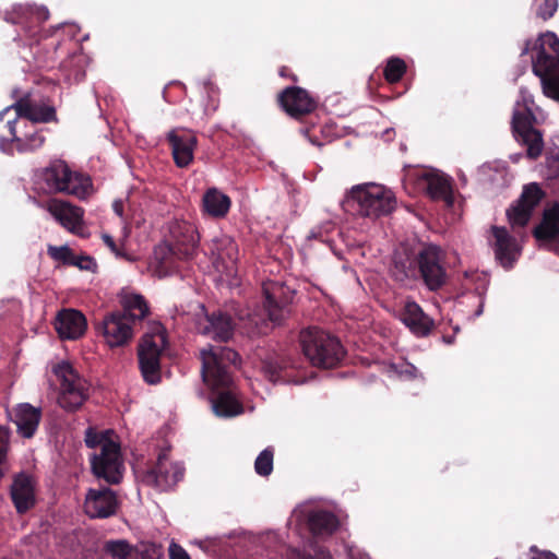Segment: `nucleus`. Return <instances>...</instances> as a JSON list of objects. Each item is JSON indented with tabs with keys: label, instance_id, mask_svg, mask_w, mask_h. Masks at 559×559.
Returning a JSON list of instances; mask_svg holds the SVG:
<instances>
[{
	"label": "nucleus",
	"instance_id": "f257e3e1",
	"mask_svg": "<svg viewBox=\"0 0 559 559\" xmlns=\"http://www.w3.org/2000/svg\"><path fill=\"white\" fill-rule=\"evenodd\" d=\"M201 374L204 383L216 393L213 411L218 417H234L242 414L243 406L236 396L231 367L240 364L239 354L226 346L207 345L200 350Z\"/></svg>",
	"mask_w": 559,
	"mask_h": 559
},
{
	"label": "nucleus",
	"instance_id": "f03ea898",
	"mask_svg": "<svg viewBox=\"0 0 559 559\" xmlns=\"http://www.w3.org/2000/svg\"><path fill=\"white\" fill-rule=\"evenodd\" d=\"M445 265L447 253L441 247L419 242L394 251L390 273L395 282L421 280L430 290H438L447 282Z\"/></svg>",
	"mask_w": 559,
	"mask_h": 559
},
{
	"label": "nucleus",
	"instance_id": "7ed1b4c3",
	"mask_svg": "<svg viewBox=\"0 0 559 559\" xmlns=\"http://www.w3.org/2000/svg\"><path fill=\"white\" fill-rule=\"evenodd\" d=\"M38 183L47 193H67L80 200L86 199L93 191L90 176L72 171L68 164L55 159L37 175Z\"/></svg>",
	"mask_w": 559,
	"mask_h": 559
},
{
	"label": "nucleus",
	"instance_id": "20e7f679",
	"mask_svg": "<svg viewBox=\"0 0 559 559\" xmlns=\"http://www.w3.org/2000/svg\"><path fill=\"white\" fill-rule=\"evenodd\" d=\"M299 343L305 357L318 368H335L346 354L336 336L317 326L300 331Z\"/></svg>",
	"mask_w": 559,
	"mask_h": 559
},
{
	"label": "nucleus",
	"instance_id": "39448f33",
	"mask_svg": "<svg viewBox=\"0 0 559 559\" xmlns=\"http://www.w3.org/2000/svg\"><path fill=\"white\" fill-rule=\"evenodd\" d=\"M11 116V108L0 111V150L12 155L14 151L19 153H29L40 148L45 143V136L41 130L33 123L20 120Z\"/></svg>",
	"mask_w": 559,
	"mask_h": 559
},
{
	"label": "nucleus",
	"instance_id": "423d86ee",
	"mask_svg": "<svg viewBox=\"0 0 559 559\" xmlns=\"http://www.w3.org/2000/svg\"><path fill=\"white\" fill-rule=\"evenodd\" d=\"M357 215L369 218L391 214L396 207L394 193L382 185L362 183L352 188L346 200Z\"/></svg>",
	"mask_w": 559,
	"mask_h": 559
},
{
	"label": "nucleus",
	"instance_id": "0eeeda50",
	"mask_svg": "<svg viewBox=\"0 0 559 559\" xmlns=\"http://www.w3.org/2000/svg\"><path fill=\"white\" fill-rule=\"evenodd\" d=\"M263 314L266 319L254 314L250 322L255 325L257 332L266 334L274 325H280L288 318L290 305L294 298V290L280 282H270L263 285Z\"/></svg>",
	"mask_w": 559,
	"mask_h": 559
},
{
	"label": "nucleus",
	"instance_id": "6e6552de",
	"mask_svg": "<svg viewBox=\"0 0 559 559\" xmlns=\"http://www.w3.org/2000/svg\"><path fill=\"white\" fill-rule=\"evenodd\" d=\"M537 56L533 59V71L542 79L544 93L559 100V74L549 76L559 68V38L546 33L536 40Z\"/></svg>",
	"mask_w": 559,
	"mask_h": 559
},
{
	"label": "nucleus",
	"instance_id": "1a4fd4ad",
	"mask_svg": "<svg viewBox=\"0 0 559 559\" xmlns=\"http://www.w3.org/2000/svg\"><path fill=\"white\" fill-rule=\"evenodd\" d=\"M53 373L60 381L58 404L67 412H76L90 396L88 382L67 361L56 365Z\"/></svg>",
	"mask_w": 559,
	"mask_h": 559
},
{
	"label": "nucleus",
	"instance_id": "9d476101",
	"mask_svg": "<svg viewBox=\"0 0 559 559\" xmlns=\"http://www.w3.org/2000/svg\"><path fill=\"white\" fill-rule=\"evenodd\" d=\"M164 343V335L146 334L139 344V368L144 382L150 385H156L162 381L160 356Z\"/></svg>",
	"mask_w": 559,
	"mask_h": 559
},
{
	"label": "nucleus",
	"instance_id": "9b49d317",
	"mask_svg": "<svg viewBox=\"0 0 559 559\" xmlns=\"http://www.w3.org/2000/svg\"><path fill=\"white\" fill-rule=\"evenodd\" d=\"M90 461L95 477L111 485H117L122 480L124 465L119 443H105L99 453L91 455Z\"/></svg>",
	"mask_w": 559,
	"mask_h": 559
},
{
	"label": "nucleus",
	"instance_id": "f8f14e48",
	"mask_svg": "<svg viewBox=\"0 0 559 559\" xmlns=\"http://www.w3.org/2000/svg\"><path fill=\"white\" fill-rule=\"evenodd\" d=\"M536 118L526 105L515 107L512 117V129L516 139L527 146L530 158H537L544 150L542 133L533 127Z\"/></svg>",
	"mask_w": 559,
	"mask_h": 559
},
{
	"label": "nucleus",
	"instance_id": "ddd939ff",
	"mask_svg": "<svg viewBox=\"0 0 559 559\" xmlns=\"http://www.w3.org/2000/svg\"><path fill=\"white\" fill-rule=\"evenodd\" d=\"M185 475V467L180 463H173L168 459V452L162 451L156 463L142 476V481L162 491L176 486Z\"/></svg>",
	"mask_w": 559,
	"mask_h": 559
},
{
	"label": "nucleus",
	"instance_id": "4468645a",
	"mask_svg": "<svg viewBox=\"0 0 559 559\" xmlns=\"http://www.w3.org/2000/svg\"><path fill=\"white\" fill-rule=\"evenodd\" d=\"M49 19V11L46 8H33L16 5L12 12H8L5 20L12 24L21 25L24 36L33 43H39L43 38L41 24Z\"/></svg>",
	"mask_w": 559,
	"mask_h": 559
},
{
	"label": "nucleus",
	"instance_id": "2eb2a0df",
	"mask_svg": "<svg viewBox=\"0 0 559 559\" xmlns=\"http://www.w3.org/2000/svg\"><path fill=\"white\" fill-rule=\"evenodd\" d=\"M278 106L294 119H301L318 107L317 99L300 86H287L276 97Z\"/></svg>",
	"mask_w": 559,
	"mask_h": 559
},
{
	"label": "nucleus",
	"instance_id": "dca6fc26",
	"mask_svg": "<svg viewBox=\"0 0 559 559\" xmlns=\"http://www.w3.org/2000/svg\"><path fill=\"white\" fill-rule=\"evenodd\" d=\"M166 140L176 166L187 168L193 162L198 145L195 133L190 129L178 127L168 131Z\"/></svg>",
	"mask_w": 559,
	"mask_h": 559
},
{
	"label": "nucleus",
	"instance_id": "f3484780",
	"mask_svg": "<svg viewBox=\"0 0 559 559\" xmlns=\"http://www.w3.org/2000/svg\"><path fill=\"white\" fill-rule=\"evenodd\" d=\"M119 508V501L114 490L108 487L88 489L84 511L91 519H107L115 515Z\"/></svg>",
	"mask_w": 559,
	"mask_h": 559
},
{
	"label": "nucleus",
	"instance_id": "a211bd4d",
	"mask_svg": "<svg viewBox=\"0 0 559 559\" xmlns=\"http://www.w3.org/2000/svg\"><path fill=\"white\" fill-rule=\"evenodd\" d=\"M133 324L120 311L108 313L98 326L110 347L123 346L133 336Z\"/></svg>",
	"mask_w": 559,
	"mask_h": 559
},
{
	"label": "nucleus",
	"instance_id": "6ab92c4d",
	"mask_svg": "<svg viewBox=\"0 0 559 559\" xmlns=\"http://www.w3.org/2000/svg\"><path fill=\"white\" fill-rule=\"evenodd\" d=\"M209 251L217 271L228 274L236 271L238 246L231 237L223 234L215 236L209 243Z\"/></svg>",
	"mask_w": 559,
	"mask_h": 559
},
{
	"label": "nucleus",
	"instance_id": "aec40b11",
	"mask_svg": "<svg viewBox=\"0 0 559 559\" xmlns=\"http://www.w3.org/2000/svg\"><path fill=\"white\" fill-rule=\"evenodd\" d=\"M544 192L536 183L524 187L523 192L515 205L507 212L509 223L512 227H523L527 224L533 210L538 205Z\"/></svg>",
	"mask_w": 559,
	"mask_h": 559
},
{
	"label": "nucleus",
	"instance_id": "412c9836",
	"mask_svg": "<svg viewBox=\"0 0 559 559\" xmlns=\"http://www.w3.org/2000/svg\"><path fill=\"white\" fill-rule=\"evenodd\" d=\"M170 245L179 251L180 258L191 259L198 250L200 235L197 227L187 221H174L169 226Z\"/></svg>",
	"mask_w": 559,
	"mask_h": 559
},
{
	"label": "nucleus",
	"instance_id": "4be33fe9",
	"mask_svg": "<svg viewBox=\"0 0 559 559\" xmlns=\"http://www.w3.org/2000/svg\"><path fill=\"white\" fill-rule=\"evenodd\" d=\"M197 331L218 342H227L234 334L233 318L223 311H213L205 313L203 318L197 322Z\"/></svg>",
	"mask_w": 559,
	"mask_h": 559
},
{
	"label": "nucleus",
	"instance_id": "5701e85b",
	"mask_svg": "<svg viewBox=\"0 0 559 559\" xmlns=\"http://www.w3.org/2000/svg\"><path fill=\"white\" fill-rule=\"evenodd\" d=\"M10 420L16 426V433L24 439H32L41 421V408L29 403H21L8 412Z\"/></svg>",
	"mask_w": 559,
	"mask_h": 559
},
{
	"label": "nucleus",
	"instance_id": "b1692460",
	"mask_svg": "<svg viewBox=\"0 0 559 559\" xmlns=\"http://www.w3.org/2000/svg\"><path fill=\"white\" fill-rule=\"evenodd\" d=\"M419 185L433 201H443L448 207L453 205L454 197L449 177L433 169L425 170L419 176Z\"/></svg>",
	"mask_w": 559,
	"mask_h": 559
},
{
	"label": "nucleus",
	"instance_id": "393cba45",
	"mask_svg": "<svg viewBox=\"0 0 559 559\" xmlns=\"http://www.w3.org/2000/svg\"><path fill=\"white\" fill-rule=\"evenodd\" d=\"M12 502L19 514H24L35 507V480L25 473L14 476L10 490Z\"/></svg>",
	"mask_w": 559,
	"mask_h": 559
},
{
	"label": "nucleus",
	"instance_id": "a878e982",
	"mask_svg": "<svg viewBox=\"0 0 559 559\" xmlns=\"http://www.w3.org/2000/svg\"><path fill=\"white\" fill-rule=\"evenodd\" d=\"M9 108L14 109V116L17 119L23 118L27 123H48L57 122L56 109L52 106H39L33 104L28 96L22 97Z\"/></svg>",
	"mask_w": 559,
	"mask_h": 559
},
{
	"label": "nucleus",
	"instance_id": "bb28decb",
	"mask_svg": "<svg viewBox=\"0 0 559 559\" xmlns=\"http://www.w3.org/2000/svg\"><path fill=\"white\" fill-rule=\"evenodd\" d=\"M87 323L84 314L75 309H62L55 320V329L63 340H78L86 331Z\"/></svg>",
	"mask_w": 559,
	"mask_h": 559
},
{
	"label": "nucleus",
	"instance_id": "cd10ccee",
	"mask_svg": "<svg viewBox=\"0 0 559 559\" xmlns=\"http://www.w3.org/2000/svg\"><path fill=\"white\" fill-rule=\"evenodd\" d=\"M47 211L55 219L71 233L81 227L83 222V209L72 205L69 202L51 199L47 203Z\"/></svg>",
	"mask_w": 559,
	"mask_h": 559
},
{
	"label": "nucleus",
	"instance_id": "c85d7f7f",
	"mask_svg": "<svg viewBox=\"0 0 559 559\" xmlns=\"http://www.w3.org/2000/svg\"><path fill=\"white\" fill-rule=\"evenodd\" d=\"M491 233L495 238L496 259L503 267L510 269L520 254V248L515 239L510 236L504 227L492 226Z\"/></svg>",
	"mask_w": 559,
	"mask_h": 559
},
{
	"label": "nucleus",
	"instance_id": "c756f323",
	"mask_svg": "<svg viewBox=\"0 0 559 559\" xmlns=\"http://www.w3.org/2000/svg\"><path fill=\"white\" fill-rule=\"evenodd\" d=\"M401 320L418 336L427 335L432 328V321L424 313L420 306L413 300L405 302L401 312Z\"/></svg>",
	"mask_w": 559,
	"mask_h": 559
},
{
	"label": "nucleus",
	"instance_id": "7c9ffc66",
	"mask_svg": "<svg viewBox=\"0 0 559 559\" xmlns=\"http://www.w3.org/2000/svg\"><path fill=\"white\" fill-rule=\"evenodd\" d=\"M230 206V198L216 188H210L203 194V212L213 218H224L228 214Z\"/></svg>",
	"mask_w": 559,
	"mask_h": 559
},
{
	"label": "nucleus",
	"instance_id": "2f4dec72",
	"mask_svg": "<svg viewBox=\"0 0 559 559\" xmlns=\"http://www.w3.org/2000/svg\"><path fill=\"white\" fill-rule=\"evenodd\" d=\"M123 316L128 317L132 323L142 321L150 313V307L146 299L140 294H126L121 298Z\"/></svg>",
	"mask_w": 559,
	"mask_h": 559
},
{
	"label": "nucleus",
	"instance_id": "473e14b6",
	"mask_svg": "<svg viewBox=\"0 0 559 559\" xmlns=\"http://www.w3.org/2000/svg\"><path fill=\"white\" fill-rule=\"evenodd\" d=\"M534 235L539 240L554 239L559 235V203L544 211L543 221L535 228Z\"/></svg>",
	"mask_w": 559,
	"mask_h": 559
},
{
	"label": "nucleus",
	"instance_id": "72a5a7b5",
	"mask_svg": "<svg viewBox=\"0 0 559 559\" xmlns=\"http://www.w3.org/2000/svg\"><path fill=\"white\" fill-rule=\"evenodd\" d=\"M338 524L336 515L324 510L314 511L308 518V525L313 535H331Z\"/></svg>",
	"mask_w": 559,
	"mask_h": 559
},
{
	"label": "nucleus",
	"instance_id": "f704fd0d",
	"mask_svg": "<svg viewBox=\"0 0 559 559\" xmlns=\"http://www.w3.org/2000/svg\"><path fill=\"white\" fill-rule=\"evenodd\" d=\"M154 260L157 263L159 272L169 273L176 267L178 260H187L179 257V251L170 243L159 245L154 250Z\"/></svg>",
	"mask_w": 559,
	"mask_h": 559
},
{
	"label": "nucleus",
	"instance_id": "c9c22d12",
	"mask_svg": "<svg viewBox=\"0 0 559 559\" xmlns=\"http://www.w3.org/2000/svg\"><path fill=\"white\" fill-rule=\"evenodd\" d=\"M290 367H294V362L290 359L281 356L270 357L263 361V370L267 378L273 382L282 379V372Z\"/></svg>",
	"mask_w": 559,
	"mask_h": 559
},
{
	"label": "nucleus",
	"instance_id": "e433bc0d",
	"mask_svg": "<svg viewBox=\"0 0 559 559\" xmlns=\"http://www.w3.org/2000/svg\"><path fill=\"white\" fill-rule=\"evenodd\" d=\"M406 70L407 66L403 59L400 57H390L383 69V76L388 83L395 84L402 80Z\"/></svg>",
	"mask_w": 559,
	"mask_h": 559
},
{
	"label": "nucleus",
	"instance_id": "4c0bfd02",
	"mask_svg": "<svg viewBox=\"0 0 559 559\" xmlns=\"http://www.w3.org/2000/svg\"><path fill=\"white\" fill-rule=\"evenodd\" d=\"M311 550L289 548L287 559H332L330 551L322 546L311 545Z\"/></svg>",
	"mask_w": 559,
	"mask_h": 559
},
{
	"label": "nucleus",
	"instance_id": "58836bf2",
	"mask_svg": "<svg viewBox=\"0 0 559 559\" xmlns=\"http://www.w3.org/2000/svg\"><path fill=\"white\" fill-rule=\"evenodd\" d=\"M274 451L272 448L264 449L255 459L254 469L260 476H269L273 471Z\"/></svg>",
	"mask_w": 559,
	"mask_h": 559
},
{
	"label": "nucleus",
	"instance_id": "ea45409f",
	"mask_svg": "<svg viewBox=\"0 0 559 559\" xmlns=\"http://www.w3.org/2000/svg\"><path fill=\"white\" fill-rule=\"evenodd\" d=\"M104 551L117 559H127L130 556L131 547L127 540H107L104 544Z\"/></svg>",
	"mask_w": 559,
	"mask_h": 559
},
{
	"label": "nucleus",
	"instance_id": "a19ab883",
	"mask_svg": "<svg viewBox=\"0 0 559 559\" xmlns=\"http://www.w3.org/2000/svg\"><path fill=\"white\" fill-rule=\"evenodd\" d=\"M48 254L51 259L56 261H60L66 265H70L74 262V252L68 247V246H49L48 247Z\"/></svg>",
	"mask_w": 559,
	"mask_h": 559
},
{
	"label": "nucleus",
	"instance_id": "79ce46f5",
	"mask_svg": "<svg viewBox=\"0 0 559 559\" xmlns=\"http://www.w3.org/2000/svg\"><path fill=\"white\" fill-rule=\"evenodd\" d=\"M84 441L87 448H99L100 450L105 443L114 442L112 440L108 439L105 433L97 432L93 427H88L86 429Z\"/></svg>",
	"mask_w": 559,
	"mask_h": 559
},
{
	"label": "nucleus",
	"instance_id": "37998d69",
	"mask_svg": "<svg viewBox=\"0 0 559 559\" xmlns=\"http://www.w3.org/2000/svg\"><path fill=\"white\" fill-rule=\"evenodd\" d=\"M558 8V0H544L539 5L538 15L544 20L551 17Z\"/></svg>",
	"mask_w": 559,
	"mask_h": 559
},
{
	"label": "nucleus",
	"instance_id": "c03bdc74",
	"mask_svg": "<svg viewBox=\"0 0 559 559\" xmlns=\"http://www.w3.org/2000/svg\"><path fill=\"white\" fill-rule=\"evenodd\" d=\"M74 262L75 263H71L70 265L78 266L81 270L88 271V270H92L93 266H95L94 260L87 255L78 257L74 254Z\"/></svg>",
	"mask_w": 559,
	"mask_h": 559
},
{
	"label": "nucleus",
	"instance_id": "a18cd8bd",
	"mask_svg": "<svg viewBox=\"0 0 559 559\" xmlns=\"http://www.w3.org/2000/svg\"><path fill=\"white\" fill-rule=\"evenodd\" d=\"M169 559H190L188 552L178 544L171 543L169 545Z\"/></svg>",
	"mask_w": 559,
	"mask_h": 559
},
{
	"label": "nucleus",
	"instance_id": "49530a36",
	"mask_svg": "<svg viewBox=\"0 0 559 559\" xmlns=\"http://www.w3.org/2000/svg\"><path fill=\"white\" fill-rule=\"evenodd\" d=\"M530 551L532 552L531 559H558V557L548 550H539L536 546H532Z\"/></svg>",
	"mask_w": 559,
	"mask_h": 559
},
{
	"label": "nucleus",
	"instance_id": "de8ad7c7",
	"mask_svg": "<svg viewBox=\"0 0 559 559\" xmlns=\"http://www.w3.org/2000/svg\"><path fill=\"white\" fill-rule=\"evenodd\" d=\"M278 74H280V76L285 78V79H289L293 82H297L298 81V76L296 74H294L290 71V69L288 67H286V66H283V67L280 68Z\"/></svg>",
	"mask_w": 559,
	"mask_h": 559
},
{
	"label": "nucleus",
	"instance_id": "09e8293b",
	"mask_svg": "<svg viewBox=\"0 0 559 559\" xmlns=\"http://www.w3.org/2000/svg\"><path fill=\"white\" fill-rule=\"evenodd\" d=\"M132 559H158V557H156L154 552L146 550L135 555Z\"/></svg>",
	"mask_w": 559,
	"mask_h": 559
},
{
	"label": "nucleus",
	"instance_id": "8fccbe9b",
	"mask_svg": "<svg viewBox=\"0 0 559 559\" xmlns=\"http://www.w3.org/2000/svg\"><path fill=\"white\" fill-rule=\"evenodd\" d=\"M103 240L112 251L117 250L115 240H114V238L111 236H109L107 234H104L103 235Z\"/></svg>",
	"mask_w": 559,
	"mask_h": 559
},
{
	"label": "nucleus",
	"instance_id": "3c124183",
	"mask_svg": "<svg viewBox=\"0 0 559 559\" xmlns=\"http://www.w3.org/2000/svg\"><path fill=\"white\" fill-rule=\"evenodd\" d=\"M112 209L118 216L123 214V202L118 200L112 203Z\"/></svg>",
	"mask_w": 559,
	"mask_h": 559
},
{
	"label": "nucleus",
	"instance_id": "603ef678",
	"mask_svg": "<svg viewBox=\"0 0 559 559\" xmlns=\"http://www.w3.org/2000/svg\"><path fill=\"white\" fill-rule=\"evenodd\" d=\"M527 51H528V46H526V47L524 48V50H523V52H522V53L524 55V53H526Z\"/></svg>",
	"mask_w": 559,
	"mask_h": 559
}]
</instances>
